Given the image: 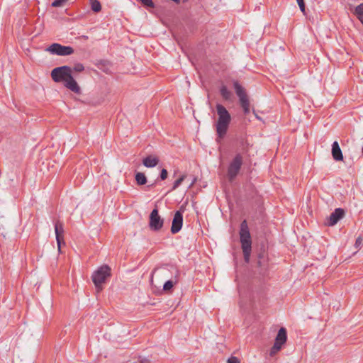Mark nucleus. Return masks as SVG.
I'll return each mask as SVG.
<instances>
[{
    "label": "nucleus",
    "mask_w": 363,
    "mask_h": 363,
    "mask_svg": "<svg viewBox=\"0 0 363 363\" xmlns=\"http://www.w3.org/2000/svg\"><path fill=\"white\" fill-rule=\"evenodd\" d=\"M282 345H283L282 344L275 341L274 343V345L271 348L270 355L272 356L274 354H276L278 351H279L280 349L281 348Z\"/></svg>",
    "instance_id": "20"
},
{
    "label": "nucleus",
    "mask_w": 363,
    "mask_h": 363,
    "mask_svg": "<svg viewBox=\"0 0 363 363\" xmlns=\"http://www.w3.org/2000/svg\"><path fill=\"white\" fill-rule=\"evenodd\" d=\"M345 215V211L341 208H335L328 218L327 225H335Z\"/></svg>",
    "instance_id": "9"
},
{
    "label": "nucleus",
    "mask_w": 363,
    "mask_h": 363,
    "mask_svg": "<svg viewBox=\"0 0 363 363\" xmlns=\"http://www.w3.org/2000/svg\"><path fill=\"white\" fill-rule=\"evenodd\" d=\"M241 107L242 108L244 113L247 114L250 113V101L247 96H242L239 99Z\"/></svg>",
    "instance_id": "14"
},
{
    "label": "nucleus",
    "mask_w": 363,
    "mask_h": 363,
    "mask_svg": "<svg viewBox=\"0 0 363 363\" xmlns=\"http://www.w3.org/2000/svg\"><path fill=\"white\" fill-rule=\"evenodd\" d=\"M90 5L94 12H99L101 10V3L98 0H90Z\"/></svg>",
    "instance_id": "18"
},
{
    "label": "nucleus",
    "mask_w": 363,
    "mask_h": 363,
    "mask_svg": "<svg viewBox=\"0 0 363 363\" xmlns=\"http://www.w3.org/2000/svg\"><path fill=\"white\" fill-rule=\"evenodd\" d=\"M138 1H140L144 6L150 7V8H154L155 4L153 3L152 0H138Z\"/></svg>",
    "instance_id": "25"
},
{
    "label": "nucleus",
    "mask_w": 363,
    "mask_h": 363,
    "mask_svg": "<svg viewBox=\"0 0 363 363\" xmlns=\"http://www.w3.org/2000/svg\"><path fill=\"white\" fill-rule=\"evenodd\" d=\"M185 178H186L185 175H182L179 179H177L176 181H174V182L173 183L172 190H175L176 189H177L181 185V184L184 182Z\"/></svg>",
    "instance_id": "21"
},
{
    "label": "nucleus",
    "mask_w": 363,
    "mask_h": 363,
    "mask_svg": "<svg viewBox=\"0 0 363 363\" xmlns=\"http://www.w3.org/2000/svg\"><path fill=\"white\" fill-rule=\"evenodd\" d=\"M164 225V220L160 216L158 210L154 208L150 215V228L153 231H159Z\"/></svg>",
    "instance_id": "7"
},
{
    "label": "nucleus",
    "mask_w": 363,
    "mask_h": 363,
    "mask_svg": "<svg viewBox=\"0 0 363 363\" xmlns=\"http://www.w3.org/2000/svg\"><path fill=\"white\" fill-rule=\"evenodd\" d=\"M220 93L222 97L225 100H230L232 96V93L225 86H222L220 89Z\"/></svg>",
    "instance_id": "17"
},
{
    "label": "nucleus",
    "mask_w": 363,
    "mask_h": 363,
    "mask_svg": "<svg viewBox=\"0 0 363 363\" xmlns=\"http://www.w3.org/2000/svg\"><path fill=\"white\" fill-rule=\"evenodd\" d=\"M216 111L218 119L216 123L217 138L216 142L220 143L225 136L229 125L231 121V116L228 110L221 104H216Z\"/></svg>",
    "instance_id": "2"
},
{
    "label": "nucleus",
    "mask_w": 363,
    "mask_h": 363,
    "mask_svg": "<svg viewBox=\"0 0 363 363\" xmlns=\"http://www.w3.org/2000/svg\"><path fill=\"white\" fill-rule=\"evenodd\" d=\"M141 363H150V361L147 359H143L141 360Z\"/></svg>",
    "instance_id": "31"
},
{
    "label": "nucleus",
    "mask_w": 363,
    "mask_h": 363,
    "mask_svg": "<svg viewBox=\"0 0 363 363\" xmlns=\"http://www.w3.org/2000/svg\"><path fill=\"white\" fill-rule=\"evenodd\" d=\"M358 19L360 21V22H361V23H362V25H363V18H358Z\"/></svg>",
    "instance_id": "33"
},
{
    "label": "nucleus",
    "mask_w": 363,
    "mask_h": 363,
    "mask_svg": "<svg viewBox=\"0 0 363 363\" xmlns=\"http://www.w3.org/2000/svg\"><path fill=\"white\" fill-rule=\"evenodd\" d=\"M354 14L357 16V18H363V3L355 7Z\"/></svg>",
    "instance_id": "19"
},
{
    "label": "nucleus",
    "mask_w": 363,
    "mask_h": 363,
    "mask_svg": "<svg viewBox=\"0 0 363 363\" xmlns=\"http://www.w3.org/2000/svg\"><path fill=\"white\" fill-rule=\"evenodd\" d=\"M242 165V156L241 155V154L238 153L231 160L228 167L227 176L230 182H233L238 176Z\"/></svg>",
    "instance_id": "4"
},
{
    "label": "nucleus",
    "mask_w": 363,
    "mask_h": 363,
    "mask_svg": "<svg viewBox=\"0 0 363 363\" xmlns=\"http://www.w3.org/2000/svg\"><path fill=\"white\" fill-rule=\"evenodd\" d=\"M332 155L336 161L343 160L342 152L337 141L333 142L332 145Z\"/></svg>",
    "instance_id": "11"
},
{
    "label": "nucleus",
    "mask_w": 363,
    "mask_h": 363,
    "mask_svg": "<svg viewBox=\"0 0 363 363\" xmlns=\"http://www.w3.org/2000/svg\"><path fill=\"white\" fill-rule=\"evenodd\" d=\"M297 4L300 8V10L301 12L305 14L306 9H305V4L303 0H296Z\"/></svg>",
    "instance_id": "27"
},
{
    "label": "nucleus",
    "mask_w": 363,
    "mask_h": 363,
    "mask_svg": "<svg viewBox=\"0 0 363 363\" xmlns=\"http://www.w3.org/2000/svg\"><path fill=\"white\" fill-rule=\"evenodd\" d=\"M159 158L157 156L148 155L143 158V164L145 167L151 168L157 165L159 163Z\"/></svg>",
    "instance_id": "12"
},
{
    "label": "nucleus",
    "mask_w": 363,
    "mask_h": 363,
    "mask_svg": "<svg viewBox=\"0 0 363 363\" xmlns=\"http://www.w3.org/2000/svg\"><path fill=\"white\" fill-rule=\"evenodd\" d=\"M51 77L55 82H62L65 87L75 94H79L81 89L72 76L71 67L64 65L54 68L51 71Z\"/></svg>",
    "instance_id": "1"
},
{
    "label": "nucleus",
    "mask_w": 363,
    "mask_h": 363,
    "mask_svg": "<svg viewBox=\"0 0 363 363\" xmlns=\"http://www.w3.org/2000/svg\"><path fill=\"white\" fill-rule=\"evenodd\" d=\"M135 181L138 185H144L147 183L146 176L143 172H137L135 174Z\"/></svg>",
    "instance_id": "16"
},
{
    "label": "nucleus",
    "mask_w": 363,
    "mask_h": 363,
    "mask_svg": "<svg viewBox=\"0 0 363 363\" xmlns=\"http://www.w3.org/2000/svg\"><path fill=\"white\" fill-rule=\"evenodd\" d=\"M233 85L235 93L239 99L247 95L244 88L238 82H235Z\"/></svg>",
    "instance_id": "15"
},
{
    "label": "nucleus",
    "mask_w": 363,
    "mask_h": 363,
    "mask_svg": "<svg viewBox=\"0 0 363 363\" xmlns=\"http://www.w3.org/2000/svg\"><path fill=\"white\" fill-rule=\"evenodd\" d=\"M287 339L286 330L284 328H281L277 333L275 341L284 345Z\"/></svg>",
    "instance_id": "13"
},
{
    "label": "nucleus",
    "mask_w": 363,
    "mask_h": 363,
    "mask_svg": "<svg viewBox=\"0 0 363 363\" xmlns=\"http://www.w3.org/2000/svg\"><path fill=\"white\" fill-rule=\"evenodd\" d=\"M183 225V214L180 211H176L174 213L172 227L171 232L173 234L177 233L179 232L182 228Z\"/></svg>",
    "instance_id": "8"
},
{
    "label": "nucleus",
    "mask_w": 363,
    "mask_h": 363,
    "mask_svg": "<svg viewBox=\"0 0 363 363\" xmlns=\"http://www.w3.org/2000/svg\"><path fill=\"white\" fill-rule=\"evenodd\" d=\"M68 0H54L52 3V7H60L62 6L66 1Z\"/></svg>",
    "instance_id": "26"
},
{
    "label": "nucleus",
    "mask_w": 363,
    "mask_h": 363,
    "mask_svg": "<svg viewBox=\"0 0 363 363\" xmlns=\"http://www.w3.org/2000/svg\"><path fill=\"white\" fill-rule=\"evenodd\" d=\"M72 72H81L84 70V67L82 63H77L74 65L73 67H72Z\"/></svg>",
    "instance_id": "23"
},
{
    "label": "nucleus",
    "mask_w": 363,
    "mask_h": 363,
    "mask_svg": "<svg viewBox=\"0 0 363 363\" xmlns=\"http://www.w3.org/2000/svg\"><path fill=\"white\" fill-rule=\"evenodd\" d=\"M362 244V239L361 237H358L355 241V244H354L355 247H357V248L359 247Z\"/></svg>",
    "instance_id": "30"
},
{
    "label": "nucleus",
    "mask_w": 363,
    "mask_h": 363,
    "mask_svg": "<svg viewBox=\"0 0 363 363\" xmlns=\"http://www.w3.org/2000/svg\"><path fill=\"white\" fill-rule=\"evenodd\" d=\"M228 363H240V361L238 357L232 356L228 359Z\"/></svg>",
    "instance_id": "29"
},
{
    "label": "nucleus",
    "mask_w": 363,
    "mask_h": 363,
    "mask_svg": "<svg viewBox=\"0 0 363 363\" xmlns=\"http://www.w3.org/2000/svg\"><path fill=\"white\" fill-rule=\"evenodd\" d=\"M240 240L241 247L247 249L252 247V240L250 229L246 220L242 221L240 227Z\"/></svg>",
    "instance_id": "5"
},
{
    "label": "nucleus",
    "mask_w": 363,
    "mask_h": 363,
    "mask_svg": "<svg viewBox=\"0 0 363 363\" xmlns=\"http://www.w3.org/2000/svg\"><path fill=\"white\" fill-rule=\"evenodd\" d=\"M155 182H154V183H152V184H151L148 185V186H147V187H148V188H152V187L155 186Z\"/></svg>",
    "instance_id": "32"
},
{
    "label": "nucleus",
    "mask_w": 363,
    "mask_h": 363,
    "mask_svg": "<svg viewBox=\"0 0 363 363\" xmlns=\"http://www.w3.org/2000/svg\"><path fill=\"white\" fill-rule=\"evenodd\" d=\"M174 286L173 281L172 280L167 281L163 285V290L167 291L170 290Z\"/></svg>",
    "instance_id": "24"
},
{
    "label": "nucleus",
    "mask_w": 363,
    "mask_h": 363,
    "mask_svg": "<svg viewBox=\"0 0 363 363\" xmlns=\"http://www.w3.org/2000/svg\"><path fill=\"white\" fill-rule=\"evenodd\" d=\"M55 233L56 236V240L58 245V249L60 250L61 244H65L64 239H63V234H64V225L63 223L57 220L55 223Z\"/></svg>",
    "instance_id": "10"
},
{
    "label": "nucleus",
    "mask_w": 363,
    "mask_h": 363,
    "mask_svg": "<svg viewBox=\"0 0 363 363\" xmlns=\"http://www.w3.org/2000/svg\"><path fill=\"white\" fill-rule=\"evenodd\" d=\"M52 55L59 56H67L74 53V49L71 46H65L59 43H52L45 50Z\"/></svg>",
    "instance_id": "6"
},
{
    "label": "nucleus",
    "mask_w": 363,
    "mask_h": 363,
    "mask_svg": "<svg viewBox=\"0 0 363 363\" xmlns=\"http://www.w3.org/2000/svg\"><path fill=\"white\" fill-rule=\"evenodd\" d=\"M242 252H243V255H244L245 261L246 262H249L250 257V253H251V250H252V247H247V249H245V247H242Z\"/></svg>",
    "instance_id": "22"
},
{
    "label": "nucleus",
    "mask_w": 363,
    "mask_h": 363,
    "mask_svg": "<svg viewBox=\"0 0 363 363\" xmlns=\"http://www.w3.org/2000/svg\"><path fill=\"white\" fill-rule=\"evenodd\" d=\"M168 172L166 169H162L160 172V177L161 180H165L167 178Z\"/></svg>",
    "instance_id": "28"
},
{
    "label": "nucleus",
    "mask_w": 363,
    "mask_h": 363,
    "mask_svg": "<svg viewBox=\"0 0 363 363\" xmlns=\"http://www.w3.org/2000/svg\"><path fill=\"white\" fill-rule=\"evenodd\" d=\"M111 276V268L104 264L100 267L92 274V281L97 289L98 291L102 289V284L106 281V279Z\"/></svg>",
    "instance_id": "3"
}]
</instances>
